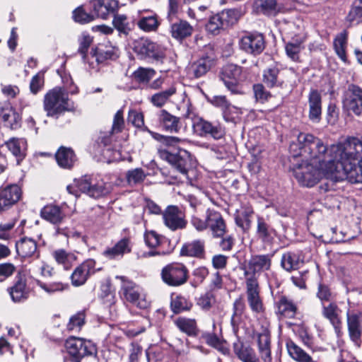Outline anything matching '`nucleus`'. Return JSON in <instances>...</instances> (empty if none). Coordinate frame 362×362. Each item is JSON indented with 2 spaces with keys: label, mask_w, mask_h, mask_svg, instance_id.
I'll use <instances>...</instances> for the list:
<instances>
[{
  "label": "nucleus",
  "mask_w": 362,
  "mask_h": 362,
  "mask_svg": "<svg viewBox=\"0 0 362 362\" xmlns=\"http://www.w3.org/2000/svg\"><path fill=\"white\" fill-rule=\"evenodd\" d=\"M112 24L119 33L128 35L131 30L130 23L127 16L124 14H119L117 12L113 14Z\"/></svg>",
  "instance_id": "nucleus-57"
},
{
  "label": "nucleus",
  "mask_w": 362,
  "mask_h": 362,
  "mask_svg": "<svg viewBox=\"0 0 362 362\" xmlns=\"http://www.w3.org/2000/svg\"><path fill=\"white\" fill-rule=\"evenodd\" d=\"M279 70L277 67H271L265 69L263 73V81L269 87L273 88L282 85V81L278 78Z\"/></svg>",
  "instance_id": "nucleus-52"
},
{
  "label": "nucleus",
  "mask_w": 362,
  "mask_h": 362,
  "mask_svg": "<svg viewBox=\"0 0 362 362\" xmlns=\"http://www.w3.org/2000/svg\"><path fill=\"white\" fill-rule=\"evenodd\" d=\"M273 255H256L251 257L248 262L247 268L245 269L244 274L246 277H256V274L269 271L272 267Z\"/></svg>",
  "instance_id": "nucleus-19"
},
{
  "label": "nucleus",
  "mask_w": 362,
  "mask_h": 362,
  "mask_svg": "<svg viewBox=\"0 0 362 362\" xmlns=\"http://www.w3.org/2000/svg\"><path fill=\"white\" fill-rule=\"evenodd\" d=\"M346 21L350 24H358L362 22V0H354L346 16Z\"/></svg>",
  "instance_id": "nucleus-53"
},
{
  "label": "nucleus",
  "mask_w": 362,
  "mask_h": 362,
  "mask_svg": "<svg viewBox=\"0 0 362 362\" xmlns=\"http://www.w3.org/2000/svg\"><path fill=\"white\" fill-rule=\"evenodd\" d=\"M21 190L17 185L0 189V212L8 209L21 198Z\"/></svg>",
  "instance_id": "nucleus-21"
},
{
  "label": "nucleus",
  "mask_w": 362,
  "mask_h": 362,
  "mask_svg": "<svg viewBox=\"0 0 362 362\" xmlns=\"http://www.w3.org/2000/svg\"><path fill=\"white\" fill-rule=\"evenodd\" d=\"M43 107L47 117L58 118L60 115L73 110L68 93L60 87L49 90L44 97Z\"/></svg>",
  "instance_id": "nucleus-2"
},
{
  "label": "nucleus",
  "mask_w": 362,
  "mask_h": 362,
  "mask_svg": "<svg viewBox=\"0 0 362 362\" xmlns=\"http://www.w3.org/2000/svg\"><path fill=\"white\" fill-rule=\"evenodd\" d=\"M94 16L106 19L110 14H114L119 8L116 0H93L90 2Z\"/></svg>",
  "instance_id": "nucleus-23"
},
{
  "label": "nucleus",
  "mask_w": 362,
  "mask_h": 362,
  "mask_svg": "<svg viewBox=\"0 0 362 362\" xmlns=\"http://www.w3.org/2000/svg\"><path fill=\"white\" fill-rule=\"evenodd\" d=\"M133 49L141 59H150L156 62L165 57L163 47L148 38L141 37L134 42Z\"/></svg>",
  "instance_id": "nucleus-9"
},
{
  "label": "nucleus",
  "mask_w": 362,
  "mask_h": 362,
  "mask_svg": "<svg viewBox=\"0 0 362 362\" xmlns=\"http://www.w3.org/2000/svg\"><path fill=\"white\" fill-rule=\"evenodd\" d=\"M175 93L176 88L174 86H171L165 90L152 95L150 98V101L154 106L162 107L170 100V98L175 95Z\"/></svg>",
  "instance_id": "nucleus-46"
},
{
  "label": "nucleus",
  "mask_w": 362,
  "mask_h": 362,
  "mask_svg": "<svg viewBox=\"0 0 362 362\" xmlns=\"http://www.w3.org/2000/svg\"><path fill=\"white\" fill-rule=\"evenodd\" d=\"M293 175L300 185L305 187H313L317 184L323 176L336 177V173H326L323 168L303 160L293 168Z\"/></svg>",
  "instance_id": "nucleus-3"
},
{
  "label": "nucleus",
  "mask_w": 362,
  "mask_h": 362,
  "mask_svg": "<svg viewBox=\"0 0 362 362\" xmlns=\"http://www.w3.org/2000/svg\"><path fill=\"white\" fill-rule=\"evenodd\" d=\"M95 264L94 259H88L77 266L70 276L71 284L75 287L85 284L90 276L98 270L95 269Z\"/></svg>",
  "instance_id": "nucleus-17"
},
{
  "label": "nucleus",
  "mask_w": 362,
  "mask_h": 362,
  "mask_svg": "<svg viewBox=\"0 0 362 362\" xmlns=\"http://www.w3.org/2000/svg\"><path fill=\"white\" fill-rule=\"evenodd\" d=\"M16 252L22 258H27L33 256H39L37 243L35 240L29 238H23L16 244Z\"/></svg>",
  "instance_id": "nucleus-28"
},
{
  "label": "nucleus",
  "mask_w": 362,
  "mask_h": 362,
  "mask_svg": "<svg viewBox=\"0 0 362 362\" xmlns=\"http://www.w3.org/2000/svg\"><path fill=\"white\" fill-rule=\"evenodd\" d=\"M259 7L262 12L267 16H275L280 10L276 0H263Z\"/></svg>",
  "instance_id": "nucleus-61"
},
{
  "label": "nucleus",
  "mask_w": 362,
  "mask_h": 362,
  "mask_svg": "<svg viewBox=\"0 0 362 362\" xmlns=\"http://www.w3.org/2000/svg\"><path fill=\"white\" fill-rule=\"evenodd\" d=\"M78 189L90 197L99 198L109 192V189L103 180L98 175H84L75 180Z\"/></svg>",
  "instance_id": "nucleus-5"
},
{
  "label": "nucleus",
  "mask_w": 362,
  "mask_h": 362,
  "mask_svg": "<svg viewBox=\"0 0 362 362\" xmlns=\"http://www.w3.org/2000/svg\"><path fill=\"white\" fill-rule=\"evenodd\" d=\"M137 25L145 32H151L155 31L158 28L159 22L157 16L155 14L141 17L137 22Z\"/></svg>",
  "instance_id": "nucleus-56"
},
{
  "label": "nucleus",
  "mask_w": 362,
  "mask_h": 362,
  "mask_svg": "<svg viewBox=\"0 0 362 362\" xmlns=\"http://www.w3.org/2000/svg\"><path fill=\"white\" fill-rule=\"evenodd\" d=\"M85 324V313L78 312L71 317L67 324V329L69 331H79Z\"/></svg>",
  "instance_id": "nucleus-60"
},
{
  "label": "nucleus",
  "mask_w": 362,
  "mask_h": 362,
  "mask_svg": "<svg viewBox=\"0 0 362 362\" xmlns=\"http://www.w3.org/2000/svg\"><path fill=\"white\" fill-rule=\"evenodd\" d=\"M322 314L324 317L327 319L333 325L336 332L339 334L341 321L339 317L340 310L337 305L334 302H329L328 305L322 303Z\"/></svg>",
  "instance_id": "nucleus-27"
},
{
  "label": "nucleus",
  "mask_w": 362,
  "mask_h": 362,
  "mask_svg": "<svg viewBox=\"0 0 362 362\" xmlns=\"http://www.w3.org/2000/svg\"><path fill=\"white\" fill-rule=\"evenodd\" d=\"M243 68L233 64L225 65L219 73L220 79L226 88L234 95H243L245 89L240 83Z\"/></svg>",
  "instance_id": "nucleus-4"
},
{
  "label": "nucleus",
  "mask_w": 362,
  "mask_h": 362,
  "mask_svg": "<svg viewBox=\"0 0 362 362\" xmlns=\"http://www.w3.org/2000/svg\"><path fill=\"white\" fill-rule=\"evenodd\" d=\"M160 153L163 160L168 161L182 175L187 177L192 161L191 155L187 151L178 149L176 153H174L169 150H163Z\"/></svg>",
  "instance_id": "nucleus-10"
},
{
  "label": "nucleus",
  "mask_w": 362,
  "mask_h": 362,
  "mask_svg": "<svg viewBox=\"0 0 362 362\" xmlns=\"http://www.w3.org/2000/svg\"><path fill=\"white\" fill-rule=\"evenodd\" d=\"M52 255L57 263L62 265L66 270L70 269L77 259L74 253L68 252L64 249L53 251Z\"/></svg>",
  "instance_id": "nucleus-42"
},
{
  "label": "nucleus",
  "mask_w": 362,
  "mask_h": 362,
  "mask_svg": "<svg viewBox=\"0 0 362 362\" xmlns=\"http://www.w3.org/2000/svg\"><path fill=\"white\" fill-rule=\"evenodd\" d=\"M40 216L52 224L58 225L62 223L66 217V214L60 206L48 204L41 209Z\"/></svg>",
  "instance_id": "nucleus-26"
},
{
  "label": "nucleus",
  "mask_w": 362,
  "mask_h": 362,
  "mask_svg": "<svg viewBox=\"0 0 362 362\" xmlns=\"http://www.w3.org/2000/svg\"><path fill=\"white\" fill-rule=\"evenodd\" d=\"M253 213L252 209L250 207H246L240 211H237V214L235 217L236 225L244 231L248 230L251 226V218Z\"/></svg>",
  "instance_id": "nucleus-45"
},
{
  "label": "nucleus",
  "mask_w": 362,
  "mask_h": 362,
  "mask_svg": "<svg viewBox=\"0 0 362 362\" xmlns=\"http://www.w3.org/2000/svg\"><path fill=\"white\" fill-rule=\"evenodd\" d=\"M211 103L215 107L220 108L222 110L223 116L226 122H233V119L229 116V112L231 108L235 109V107H232L230 103L227 100L226 96L223 95H216L214 96Z\"/></svg>",
  "instance_id": "nucleus-47"
},
{
  "label": "nucleus",
  "mask_w": 362,
  "mask_h": 362,
  "mask_svg": "<svg viewBox=\"0 0 362 362\" xmlns=\"http://www.w3.org/2000/svg\"><path fill=\"white\" fill-rule=\"evenodd\" d=\"M124 124L123 111L122 110H119L115 115L111 131L109 132L108 134L100 133V135L96 141V151L104 158L109 157L110 153L112 150L111 135L114 133L121 132L124 127Z\"/></svg>",
  "instance_id": "nucleus-7"
},
{
  "label": "nucleus",
  "mask_w": 362,
  "mask_h": 362,
  "mask_svg": "<svg viewBox=\"0 0 362 362\" xmlns=\"http://www.w3.org/2000/svg\"><path fill=\"white\" fill-rule=\"evenodd\" d=\"M146 245L150 248H156L168 242V240L155 230H146L144 235Z\"/></svg>",
  "instance_id": "nucleus-49"
},
{
  "label": "nucleus",
  "mask_w": 362,
  "mask_h": 362,
  "mask_svg": "<svg viewBox=\"0 0 362 362\" xmlns=\"http://www.w3.org/2000/svg\"><path fill=\"white\" fill-rule=\"evenodd\" d=\"M58 165L63 168L70 169L76 161V157L71 148L61 146L55 153Z\"/></svg>",
  "instance_id": "nucleus-32"
},
{
  "label": "nucleus",
  "mask_w": 362,
  "mask_h": 362,
  "mask_svg": "<svg viewBox=\"0 0 362 362\" xmlns=\"http://www.w3.org/2000/svg\"><path fill=\"white\" fill-rule=\"evenodd\" d=\"M299 255L294 252H288L283 254L281 259V267L287 272L296 270L299 267Z\"/></svg>",
  "instance_id": "nucleus-50"
},
{
  "label": "nucleus",
  "mask_w": 362,
  "mask_h": 362,
  "mask_svg": "<svg viewBox=\"0 0 362 362\" xmlns=\"http://www.w3.org/2000/svg\"><path fill=\"white\" fill-rule=\"evenodd\" d=\"M347 45V33L344 31L339 33L334 41V47L337 54L344 62L346 61V47Z\"/></svg>",
  "instance_id": "nucleus-54"
},
{
  "label": "nucleus",
  "mask_w": 362,
  "mask_h": 362,
  "mask_svg": "<svg viewBox=\"0 0 362 362\" xmlns=\"http://www.w3.org/2000/svg\"><path fill=\"white\" fill-rule=\"evenodd\" d=\"M286 348L289 356L297 362H317L291 340L286 342Z\"/></svg>",
  "instance_id": "nucleus-41"
},
{
  "label": "nucleus",
  "mask_w": 362,
  "mask_h": 362,
  "mask_svg": "<svg viewBox=\"0 0 362 362\" xmlns=\"http://www.w3.org/2000/svg\"><path fill=\"white\" fill-rule=\"evenodd\" d=\"M156 72L151 69L140 67L133 74L134 79L139 83H148L154 76Z\"/></svg>",
  "instance_id": "nucleus-62"
},
{
  "label": "nucleus",
  "mask_w": 362,
  "mask_h": 362,
  "mask_svg": "<svg viewBox=\"0 0 362 362\" xmlns=\"http://www.w3.org/2000/svg\"><path fill=\"white\" fill-rule=\"evenodd\" d=\"M202 338L208 345L218 349L224 354H226L227 349L223 347L221 340L214 333L204 332L202 334Z\"/></svg>",
  "instance_id": "nucleus-59"
},
{
  "label": "nucleus",
  "mask_w": 362,
  "mask_h": 362,
  "mask_svg": "<svg viewBox=\"0 0 362 362\" xmlns=\"http://www.w3.org/2000/svg\"><path fill=\"white\" fill-rule=\"evenodd\" d=\"M146 177L144 171L141 168H135L129 170L126 174V178L129 185H136L142 182Z\"/></svg>",
  "instance_id": "nucleus-58"
},
{
  "label": "nucleus",
  "mask_w": 362,
  "mask_h": 362,
  "mask_svg": "<svg viewBox=\"0 0 362 362\" xmlns=\"http://www.w3.org/2000/svg\"><path fill=\"white\" fill-rule=\"evenodd\" d=\"M73 14L75 21L82 24L90 23L95 19L93 14L88 13L81 7L75 9Z\"/></svg>",
  "instance_id": "nucleus-64"
},
{
  "label": "nucleus",
  "mask_w": 362,
  "mask_h": 362,
  "mask_svg": "<svg viewBox=\"0 0 362 362\" xmlns=\"http://www.w3.org/2000/svg\"><path fill=\"white\" fill-rule=\"evenodd\" d=\"M130 252V239L129 238H124L118 241L114 247L104 250L103 255L110 259H114L118 256H123L124 254Z\"/></svg>",
  "instance_id": "nucleus-35"
},
{
  "label": "nucleus",
  "mask_w": 362,
  "mask_h": 362,
  "mask_svg": "<svg viewBox=\"0 0 362 362\" xmlns=\"http://www.w3.org/2000/svg\"><path fill=\"white\" fill-rule=\"evenodd\" d=\"M174 323L181 332L189 337H196L199 333V329L194 319L180 317L174 320Z\"/></svg>",
  "instance_id": "nucleus-40"
},
{
  "label": "nucleus",
  "mask_w": 362,
  "mask_h": 362,
  "mask_svg": "<svg viewBox=\"0 0 362 362\" xmlns=\"http://www.w3.org/2000/svg\"><path fill=\"white\" fill-rule=\"evenodd\" d=\"M117 278L122 281L121 293L126 300L141 309L148 307V303L142 296L141 289L139 286L124 276Z\"/></svg>",
  "instance_id": "nucleus-12"
},
{
  "label": "nucleus",
  "mask_w": 362,
  "mask_h": 362,
  "mask_svg": "<svg viewBox=\"0 0 362 362\" xmlns=\"http://www.w3.org/2000/svg\"><path fill=\"white\" fill-rule=\"evenodd\" d=\"M239 47L247 54L258 55L264 49V37L262 34L258 33H246L240 38Z\"/></svg>",
  "instance_id": "nucleus-16"
},
{
  "label": "nucleus",
  "mask_w": 362,
  "mask_h": 362,
  "mask_svg": "<svg viewBox=\"0 0 362 362\" xmlns=\"http://www.w3.org/2000/svg\"><path fill=\"white\" fill-rule=\"evenodd\" d=\"M258 351L264 362H272L271 336L268 331L257 334Z\"/></svg>",
  "instance_id": "nucleus-29"
},
{
  "label": "nucleus",
  "mask_w": 362,
  "mask_h": 362,
  "mask_svg": "<svg viewBox=\"0 0 362 362\" xmlns=\"http://www.w3.org/2000/svg\"><path fill=\"white\" fill-rule=\"evenodd\" d=\"M277 313L286 318H294L297 313V305L286 296H281L276 303Z\"/></svg>",
  "instance_id": "nucleus-34"
},
{
  "label": "nucleus",
  "mask_w": 362,
  "mask_h": 362,
  "mask_svg": "<svg viewBox=\"0 0 362 362\" xmlns=\"http://www.w3.org/2000/svg\"><path fill=\"white\" fill-rule=\"evenodd\" d=\"M68 353L73 357L71 362H80V360L86 356H91L95 353V346L89 340L71 337L65 343Z\"/></svg>",
  "instance_id": "nucleus-8"
},
{
  "label": "nucleus",
  "mask_w": 362,
  "mask_h": 362,
  "mask_svg": "<svg viewBox=\"0 0 362 362\" xmlns=\"http://www.w3.org/2000/svg\"><path fill=\"white\" fill-rule=\"evenodd\" d=\"M309 119L313 123H319L322 118V98L317 90H310L308 95Z\"/></svg>",
  "instance_id": "nucleus-25"
},
{
  "label": "nucleus",
  "mask_w": 362,
  "mask_h": 362,
  "mask_svg": "<svg viewBox=\"0 0 362 362\" xmlns=\"http://www.w3.org/2000/svg\"><path fill=\"white\" fill-rule=\"evenodd\" d=\"M303 49V40L299 39H293L285 46L287 56L294 62L299 60V54Z\"/></svg>",
  "instance_id": "nucleus-48"
},
{
  "label": "nucleus",
  "mask_w": 362,
  "mask_h": 362,
  "mask_svg": "<svg viewBox=\"0 0 362 362\" xmlns=\"http://www.w3.org/2000/svg\"><path fill=\"white\" fill-rule=\"evenodd\" d=\"M343 108L357 116L362 115V88L355 84H349L343 94Z\"/></svg>",
  "instance_id": "nucleus-11"
},
{
  "label": "nucleus",
  "mask_w": 362,
  "mask_h": 362,
  "mask_svg": "<svg viewBox=\"0 0 362 362\" xmlns=\"http://www.w3.org/2000/svg\"><path fill=\"white\" fill-rule=\"evenodd\" d=\"M180 117L171 115L165 110H162L159 114V121L162 127L171 133L178 132L180 129Z\"/></svg>",
  "instance_id": "nucleus-33"
},
{
  "label": "nucleus",
  "mask_w": 362,
  "mask_h": 362,
  "mask_svg": "<svg viewBox=\"0 0 362 362\" xmlns=\"http://www.w3.org/2000/svg\"><path fill=\"white\" fill-rule=\"evenodd\" d=\"M5 144L11 153L17 158L18 161L24 158L26 151V141L25 139L12 138Z\"/></svg>",
  "instance_id": "nucleus-44"
},
{
  "label": "nucleus",
  "mask_w": 362,
  "mask_h": 362,
  "mask_svg": "<svg viewBox=\"0 0 362 362\" xmlns=\"http://www.w3.org/2000/svg\"><path fill=\"white\" fill-rule=\"evenodd\" d=\"M163 281L169 286L177 287L185 284L189 278V271L182 263H171L164 267L160 273Z\"/></svg>",
  "instance_id": "nucleus-6"
},
{
  "label": "nucleus",
  "mask_w": 362,
  "mask_h": 362,
  "mask_svg": "<svg viewBox=\"0 0 362 362\" xmlns=\"http://www.w3.org/2000/svg\"><path fill=\"white\" fill-rule=\"evenodd\" d=\"M193 31V27L187 21L177 20L170 25L172 37L180 41L191 36Z\"/></svg>",
  "instance_id": "nucleus-30"
},
{
  "label": "nucleus",
  "mask_w": 362,
  "mask_h": 362,
  "mask_svg": "<svg viewBox=\"0 0 362 362\" xmlns=\"http://www.w3.org/2000/svg\"><path fill=\"white\" fill-rule=\"evenodd\" d=\"M8 292L15 303H19L28 298L30 288L27 286L26 278L20 274L16 277L13 285L8 288Z\"/></svg>",
  "instance_id": "nucleus-22"
},
{
  "label": "nucleus",
  "mask_w": 362,
  "mask_h": 362,
  "mask_svg": "<svg viewBox=\"0 0 362 362\" xmlns=\"http://www.w3.org/2000/svg\"><path fill=\"white\" fill-rule=\"evenodd\" d=\"M208 222L214 238H223L226 233V225L222 215L215 210L208 209Z\"/></svg>",
  "instance_id": "nucleus-24"
},
{
  "label": "nucleus",
  "mask_w": 362,
  "mask_h": 362,
  "mask_svg": "<svg viewBox=\"0 0 362 362\" xmlns=\"http://www.w3.org/2000/svg\"><path fill=\"white\" fill-rule=\"evenodd\" d=\"M164 224L173 231L186 228L187 221L185 214L177 206H169L163 213Z\"/></svg>",
  "instance_id": "nucleus-18"
},
{
  "label": "nucleus",
  "mask_w": 362,
  "mask_h": 362,
  "mask_svg": "<svg viewBox=\"0 0 362 362\" xmlns=\"http://www.w3.org/2000/svg\"><path fill=\"white\" fill-rule=\"evenodd\" d=\"M257 236L264 243H271L274 239L275 230L262 217L257 218Z\"/></svg>",
  "instance_id": "nucleus-38"
},
{
  "label": "nucleus",
  "mask_w": 362,
  "mask_h": 362,
  "mask_svg": "<svg viewBox=\"0 0 362 362\" xmlns=\"http://www.w3.org/2000/svg\"><path fill=\"white\" fill-rule=\"evenodd\" d=\"M246 289L247 301L252 310L256 313L262 312L263 304L259 296V287L257 277L250 276L246 279Z\"/></svg>",
  "instance_id": "nucleus-20"
},
{
  "label": "nucleus",
  "mask_w": 362,
  "mask_h": 362,
  "mask_svg": "<svg viewBox=\"0 0 362 362\" xmlns=\"http://www.w3.org/2000/svg\"><path fill=\"white\" fill-rule=\"evenodd\" d=\"M237 20V12L235 10H224L209 18L206 29L209 33L217 35L221 30L234 24Z\"/></svg>",
  "instance_id": "nucleus-13"
},
{
  "label": "nucleus",
  "mask_w": 362,
  "mask_h": 362,
  "mask_svg": "<svg viewBox=\"0 0 362 362\" xmlns=\"http://www.w3.org/2000/svg\"><path fill=\"white\" fill-rule=\"evenodd\" d=\"M37 284L40 288L49 295L62 292L69 287L67 284H64L62 281L42 282L37 281Z\"/></svg>",
  "instance_id": "nucleus-55"
},
{
  "label": "nucleus",
  "mask_w": 362,
  "mask_h": 362,
  "mask_svg": "<svg viewBox=\"0 0 362 362\" xmlns=\"http://www.w3.org/2000/svg\"><path fill=\"white\" fill-rule=\"evenodd\" d=\"M182 256L204 258L205 255V243L202 240H195L185 244L181 250Z\"/></svg>",
  "instance_id": "nucleus-31"
},
{
  "label": "nucleus",
  "mask_w": 362,
  "mask_h": 362,
  "mask_svg": "<svg viewBox=\"0 0 362 362\" xmlns=\"http://www.w3.org/2000/svg\"><path fill=\"white\" fill-rule=\"evenodd\" d=\"M289 152L293 158L323 168L326 173H336V178L345 177L353 183H362V141L355 137L329 147L311 134L300 132L292 141Z\"/></svg>",
  "instance_id": "nucleus-1"
},
{
  "label": "nucleus",
  "mask_w": 362,
  "mask_h": 362,
  "mask_svg": "<svg viewBox=\"0 0 362 362\" xmlns=\"http://www.w3.org/2000/svg\"><path fill=\"white\" fill-rule=\"evenodd\" d=\"M216 59L214 50L210 49L189 66L188 74L195 78L203 76L215 65Z\"/></svg>",
  "instance_id": "nucleus-15"
},
{
  "label": "nucleus",
  "mask_w": 362,
  "mask_h": 362,
  "mask_svg": "<svg viewBox=\"0 0 362 362\" xmlns=\"http://www.w3.org/2000/svg\"><path fill=\"white\" fill-rule=\"evenodd\" d=\"M44 83V74L42 72H38L32 78L30 83V92L34 95L37 94L40 90L42 89Z\"/></svg>",
  "instance_id": "nucleus-63"
},
{
  "label": "nucleus",
  "mask_w": 362,
  "mask_h": 362,
  "mask_svg": "<svg viewBox=\"0 0 362 362\" xmlns=\"http://www.w3.org/2000/svg\"><path fill=\"white\" fill-rule=\"evenodd\" d=\"M93 57L98 64L108 59L115 60L119 57L118 49L112 46L100 47L96 48Z\"/></svg>",
  "instance_id": "nucleus-43"
},
{
  "label": "nucleus",
  "mask_w": 362,
  "mask_h": 362,
  "mask_svg": "<svg viewBox=\"0 0 362 362\" xmlns=\"http://www.w3.org/2000/svg\"><path fill=\"white\" fill-rule=\"evenodd\" d=\"M0 117L7 127L11 129H16L20 127L21 117L9 104L6 105L5 107L1 108Z\"/></svg>",
  "instance_id": "nucleus-36"
},
{
  "label": "nucleus",
  "mask_w": 362,
  "mask_h": 362,
  "mask_svg": "<svg viewBox=\"0 0 362 362\" xmlns=\"http://www.w3.org/2000/svg\"><path fill=\"white\" fill-rule=\"evenodd\" d=\"M346 318L350 338L351 340L357 341L361 336L360 314L347 312Z\"/></svg>",
  "instance_id": "nucleus-37"
},
{
  "label": "nucleus",
  "mask_w": 362,
  "mask_h": 362,
  "mask_svg": "<svg viewBox=\"0 0 362 362\" xmlns=\"http://www.w3.org/2000/svg\"><path fill=\"white\" fill-rule=\"evenodd\" d=\"M233 351L235 355L243 362H261L255 351L250 346H245L241 343L233 344Z\"/></svg>",
  "instance_id": "nucleus-39"
},
{
  "label": "nucleus",
  "mask_w": 362,
  "mask_h": 362,
  "mask_svg": "<svg viewBox=\"0 0 362 362\" xmlns=\"http://www.w3.org/2000/svg\"><path fill=\"white\" fill-rule=\"evenodd\" d=\"M192 307V303L182 296H177L172 298L170 308L175 314H178L184 311H189Z\"/></svg>",
  "instance_id": "nucleus-51"
},
{
  "label": "nucleus",
  "mask_w": 362,
  "mask_h": 362,
  "mask_svg": "<svg viewBox=\"0 0 362 362\" xmlns=\"http://www.w3.org/2000/svg\"><path fill=\"white\" fill-rule=\"evenodd\" d=\"M194 132L200 136H211L216 140L222 139L225 128L218 122H211L204 119H196L192 124Z\"/></svg>",
  "instance_id": "nucleus-14"
}]
</instances>
